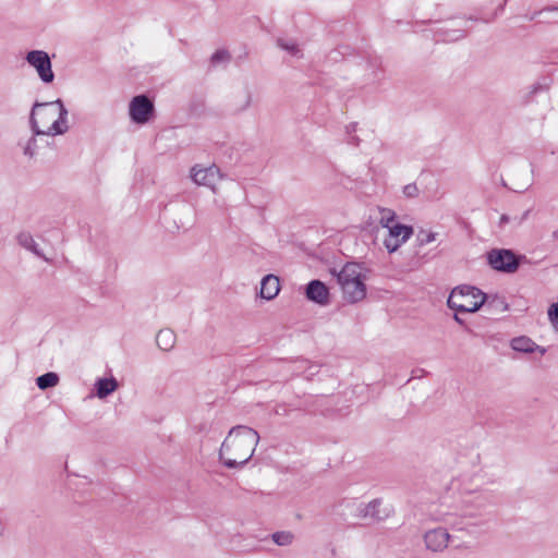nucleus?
Returning <instances> with one entry per match:
<instances>
[{"label":"nucleus","mask_w":558,"mask_h":558,"mask_svg":"<svg viewBox=\"0 0 558 558\" xmlns=\"http://www.w3.org/2000/svg\"><path fill=\"white\" fill-rule=\"evenodd\" d=\"M25 61L36 71L44 84H51L54 80L52 63L49 54L44 50H31L25 56Z\"/></svg>","instance_id":"nucleus-5"},{"label":"nucleus","mask_w":558,"mask_h":558,"mask_svg":"<svg viewBox=\"0 0 558 558\" xmlns=\"http://www.w3.org/2000/svg\"><path fill=\"white\" fill-rule=\"evenodd\" d=\"M306 299L320 306H327L330 303V292L328 287L320 280H312L305 288Z\"/></svg>","instance_id":"nucleus-13"},{"label":"nucleus","mask_w":558,"mask_h":558,"mask_svg":"<svg viewBox=\"0 0 558 558\" xmlns=\"http://www.w3.org/2000/svg\"><path fill=\"white\" fill-rule=\"evenodd\" d=\"M480 487H470L466 484H462L459 488L460 494V506L457 509V514H461L463 517H474V513L468 511L469 506H480Z\"/></svg>","instance_id":"nucleus-12"},{"label":"nucleus","mask_w":558,"mask_h":558,"mask_svg":"<svg viewBox=\"0 0 558 558\" xmlns=\"http://www.w3.org/2000/svg\"><path fill=\"white\" fill-rule=\"evenodd\" d=\"M450 534L447 529L438 526L427 530L423 534V542L427 550L442 553L450 542Z\"/></svg>","instance_id":"nucleus-11"},{"label":"nucleus","mask_w":558,"mask_h":558,"mask_svg":"<svg viewBox=\"0 0 558 558\" xmlns=\"http://www.w3.org/2000/svg\"><path fill=\"white\" fill-rule=\"evenodd\" d=\"M17 241H19L20 245H22L24 248L33 252L38 257H41L45 260H48V258L39 250L38 244L36 243V241L34 240V238L31 233L21 232L17 236Z\"/></svg>","instance_id":"nucleus-20"},{"label":"nucleus","mask_w":558,"mask_h":558,"mask_svg":"<svg viewBox=\"0 0 558 558\" xmlns=\"http://www.w3.org/2000/svg\"><path fill=\"white\" fill-rule=\"evenodd\" d=\"M252 102V94L248 89L242 88L234 92L230 98L229 106L235 113L246 110Z\"/></svg>","instance_id":"nucleus-15"},{"label":"nucleus","mask_w":558,"mask_h":558,"mask_svg":"<svg viewBox=\"0 0 558 558\" xmlns=\"http://www.w3.org/2000/svg\"><path fill=\"white\" fill-rule=\"evenodd\" d=\"M548 319L555 329L558 328V302L551 304L547 312Z\"/></svg>","instance_id":"nucleus-28"},{"label":"nucleus","mask_w":558,"mask_h":558,"mask_svg":"<svg viewBox=\"0 0 558 558\" xmlns=\"http://www.w3.org/2000/svg\"><path fill=\"white\" fill-rule=\"evenodd\" d=\"M177 342V336L173 330L165 328L159 330L156 336V343L162 351H170L174 348Z\"/></svg>","instance_id":"nucleus-19"},{"label":"nucleus","mask_w":558,"mask_h":558,"mask_svg":"<svg viewBox=\"0 0 558 558\" xmlns=\"http://www.w3.org/2000/svg\"><path fill=\"white\" fill-rule=\"evenodd\" d=\"M37 135L33 133V136L23 146V153L25 156L34 157L37 151Z\"/></svg>","instance_id":"nucleus-27"},{"label":"nucleus","mask_w":558,"mask_h":558,"mask_svg":"<svg viewBox=\"0 0 558 558\" xmlns=\"http://www.w3.org/2000/svg\"><path fill=\"white\" fill-rule=\"evenodd\" d=\"M230 59L228 51L226 50H217L210 58L213 64H219L221 62H226Z\"/></svg>","instance_id":"nucleus-29"},{"label":"nucleus","mask_w":558,"mask_h":558,"mask_svg":"<svg viewBox=\"0 0 558 558\" xmlns=\"http://www.w3.org/2000/svg\"><path fill=\"white\" fill-rule=\"evenodd\" d=\"M403 193L408 197H415L418 194V189L415 184H408L403 187Z\"/></svg>","instance_id":"nucleus-32"},{"label":"nucleus","mask_w":558,"mask_h":558,"mask_svg":"<svg viewBox=\"0 0 558 558\" xmlns=\"http://www.w3.org/2000/svg\"><path fill=\"white\" fill-rule=\"evenodd\" d=\"M388 233L385 236L383 244L389 253L397 252L413 234L411 226L395 223L388 228Z\"/></svg>","instance_id":"nucleus-9"},{"label":"nucleus","mask_w":558,"mask_h":558,"mask_svg":"<svg viewBox=\"0 0 558 558\" xmlns=\"http://www.w3.org/2000/svg\"><path fill=\"white\" fill-rule=\"evenodd\" d=\"M272 542L281 547H287L293 544L295 536L291 531H278L271 534Z\"/></svg>","instance_id":"nucleus-23"},{"label":"nucleus","mask_w":558,"mask_h":558,"mask_svg":"<svg viewBox=\"0 0 558 558\" xmlns=\"http://www.w3.org/2000/svg\"><path fill=\"white\" fill-rule=\"evenodd\" d=\"M453 319H454L458 324H460V325H462V324H463V320L459 317V315H458V314H454V315H453Z\"/></svg>","instance_id":"nucleus-33"},{"label":"nucleus","mask_w":558,"mask_h":558,"mask_svg":"<svg viewBox=\"0 0 558 558\" xmlns=\"http://www.w3.org/2000/svg\"><path fill=\"white\" fill-rule=\"evenodd\" d=\"M191 179L195 184L209 187L216 192V185L221 179V173L216 166L202 167L196 165L191 169Z\"/></svg>","instance_id":"nucleus-10"},{"label":"nucleus","mask_w":558,"mask_h":558,"mask_svg":"<svg viewBox=\"0 0 558 558\" xmlns=\"http://www.w3.org/2000/svg\"><path fill=\"white\" fill-rule=\"evenodd\" d=\"M68 110L61 99L36 101L31 110L29 126L35 135L57 136L68 132Z\"/></svg>","instance_id":"nucleus-2"},{"label":"nucleus","mask_w":558,"mask_h":558,"mask_svg":"<svg viewBox=\"0 0 558 558\" xmlns=\"http://www.w3.org/2000/svg\"><path fill=\"white\" fill-rule=\"evenodd\" d=\"M368 272L369 270L365 266L355 262L347 263L339 271L332 270L344 301L355 304L366 298L365 281L368 278Z\"/></svg>","instance_id":"nucleus-3"},{"label":"nucleus","mask_w":558,"mask_h":558,"mask_svg":"<svg viewBox=\"0 0 558 558\" xmlns=\"http://www.w3.org/2000/svg\"><path fill=\"white\" fill-rule=\"evenodd\" d=\"M36 383L39 389L46 390L58 385L59 376L56 373L49 372L37 377Z\"/></svg>","instance_id":"nucleus-24"},{"label":"nucleus","mask_w":558,"mask_h":558,"mask_svg":"<svg viewBox=\"0 0 558 558\" xmlns=\"http://www.w3.org/2000/svg\"><path fill=\"white\" fill-rule=\"evenodd\" d=\"M532 185V175L527 169H521L512 173L510 189L513 192H524Z\"/></svg>","instance_id":"nucleus-16"},{"label":"nucleus","mask_w":558,"mask_h":558,"mask_svg":"<svg viewBox=\"0 0 558 558\" xmlns=\"http://www.w3.org/2000/svg\"><path fill=\"white\" fill-rule=\"evenodd\" d=\"M488 264L498 271L514 272L519 267V262L514 253L510 250H492L487 254Z\"/></svg>","instance_id":"nucleus-7"},{"label":"nucleus","mask_w":558,"mask_h":558,"mask_svg":"<svg viewBox=\"0 0 558 558\" xmlns=\"http://www.w3.org/2000/svg\"><path fill=\"white\" fill-rule=\"evenodd\" d=\"M259 439L258 433L251 427H232L219 448V461L227 469L242 468L253 457Z\"/></svg>","instance_id":"nucleus-1"},{"label":"nucleus","mask_w":558,"mask_h":558,"mask_svg":"<svg viewBox=\"0 0 558 558\" xmlns=\"http://www.w3.org/2000/svg\"><path fill=\"white\" fill-rule=\"evenodd\" d=\"M280 292V280L277 276L266 275L260 282L259 296L266 301L274 300Z\"/></svg>","instance_id":"nucleus-14"},{"label":"nucleus","mask_w":558,"mask_h":558,"mask_svg":"<svg viewBox=\"0 0 558 558\" xmlns=\"http://www.w3.org/2000/svg\"><path fill=\"white\" fill-rule=\"evenodd\" d=\"M486 300L487 295L478 288L462 284L452 289L447 305L458 313H475L485 304Z\"/></svg>","instance_id":"nucleus-4"},{"label":"nucleus","mask_w":558,"mask_h":558,"mask_svg":"<svg viewBox=\"0 0 558 558\" xmlns=\"http://www.w3.org/2000/svg\"><path fill=\"white\" fill-rule=\"evenodd\" d=\"M437 236V232L421 228L416 233V241L420 246H424L436 241Z\"/></svg>","instance_id":"nucleus-25"},{"label":"nucleus","mask_w":558,"mask_h":558,"mask_svg":"<svg viewBox=\"0 0 558 558\" xmlns=\"http://www.w3.org/2000/svg\"><path fill=\"white\" fill-rule=\"evenodd\" d=\"M356 511L360 519L371 522L384 521L392 514V508L384 505V501L378 498L360 505Z\"/></svg>","instance_id":"nucleus-6"},{"label":"nucleus","mask_w":558,"mask_h":558,"mask_svg":"<svg viewBox=\"0 0 558 558\" xmlns=\"http://www.w3.org/2000/svg\"><path fill=\"white\" fill-rule=\"evenodd\" d=\"M529 214H530V210H525L522 215H515V216H509V215L504 214L499 218L498 226L500 228H504L506 225L511 223L512 227H514V228L520 227L527 219Z\"/></svg>","instance_id":"nucleus-22"},{"label":"nucleus","mask_w":558,"mask_h":558,"mask_svg":"<svg viewBox=\"0 0 558 558\" xmlns=\"http://www.w3.org/2000/svg\"><path fill=\"white\" fill-rule=\"evenodd\" d=\"M377 211H378V223L385 228V229H388L390 227H392L396 222V218H397V215H396V211L390 209V208H386V207H377Z\"/></svg>","instance_id":"nucleus-21"},{"label":"nucleus","mask_w":558,"mask_h":558,"mask_svg":"<svg viewBox=\"0 0 558 558\" xmlns=\"http://www.w3.org/2000/svg\"><path fill=\"white\" fill-rule=\"evenodd\" d=\"M118 387L119 384L114 377L98 378L95 383L96 396L99 399H106L109 395L114 392Z\"/></svg>","instance_id":"nucleus-18"},{"label":"nucleus","mask_w":558,"mask_h":558,"mask_svg":"<svg viewBox=\"0 0 558 558\" xmlns=\"http://www.w3.org/2000/svg\"><path fill=\"white\" fill-rule=\"evenodd\" d=\"M154 104L145 95L135 96L129 105V114L131 120L137 124H145L154 114Z\"/></svg>","instance_id":"nucleus-8"},{"label":"nucleus","mask_w":558,"mask_h":558,"mask_svg":"<svg viewBox=\"0 0 558 558\" xmlns=\"http://www.w3.org/2000/svg\"><path fill=\"white\" fill-rule=\"evenodd\" d=\"M489 306H495L499 308L501 312H506L508 310V304L502 298H494L489 303Z\"/></svg>","instance_id":"nucleus-31"},{"label":"nucleus","mask_w":558,"mask_h":558,"mask_svg":"<svg viewBox=\"0 0 558 558\" xmlns=\"http://www.w3.org/2000/svg\"><path fill=\"white\" fill-rule=\"evenodd\" d=\"M511 348L514 351L523 353H533L536 350H538L541 354H544L546 352L544 348L538 347L532 339L524 336L512 339Z\"/></svg>","instance_id":"nucleus-17"},{"label":"nucleus","mask_w":558,"mask_h":558,"mask_svg":"<svg viewBox=\"0 0 558 558\" xmlns=\"http://www.w3.org/2000/svg\"><path fill=\"white\" fill-rule=\"evenodd\" d=\"M278 46L294 57H302L301 49L293 40L279 39Z\"/></svg>","instance_id":"nucleus-26"},{"label":"nucleus","mask_w":558,"mask_h":558,"mask_svg":"<svg viewBox=\"0 0 558 558\" xmlns=\"http://www.w3.org/2000/svg\"><path fill=\"white\" fill-rule=\"evenodd\" d=\"M440 521L451 525L452 527L457 529V530H462L461 526L458 525L457 523V520L454 518V515L450 514V513H444L441 517L438 518Z\"/></svg>","instance_id":"nucleus-30"}]
</instances>
